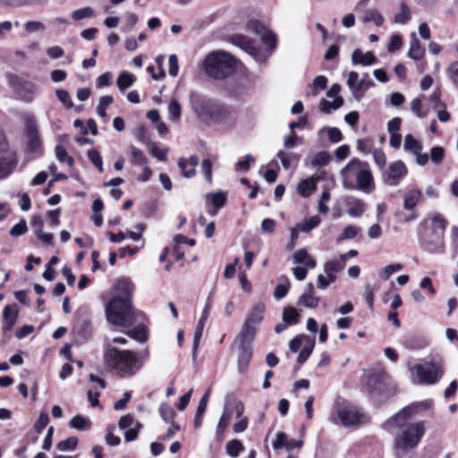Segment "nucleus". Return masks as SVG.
I'll return each mask as SVG.
<instances>
[{
  "mask_svg": "<svg viewBox=\"0 0 458 458\" xmlns=\"http://www.w3.org/2000/svg\"><path fill=\"white\" fill-rule=\"evenodd\" d=\"M428 407L426 402L411 403L382 424V428L394 435L393 448L397 456L414 450L421 442L426 433V422L411 420L421 409Z\"/></svg>",
  "mask_w": 458,
  "mask_h": 458,
  "instance_id": "1",
  "label": "nucleus"
},
{
  "mask_svg": "<svg viewBox=\"0 0 458 458\" xmlns=\"http://www.w3.org/2000/svg\"><path fill=\"white\" fill-rule=\"evenodd\" d=\"M321 177L312 175L310 178L301 180L297 187L298 193L302 197H309L316 190L317 182Z\"/></svg>",
  "mask_w": 458,
  "mask_h": 458,
  "instance_id": "20",
  "label": "nucleus"
},
{
  "mask_svg": "<svg viewBox=\"0 0 458 458\" xmlns=\"http://www.w3.org/2000/svg\"><path fill=\"white\" fill-rule=\"evenodd\" d=\"M315 346V339L313 338H307V343L304 344L302 349L301 350L298 358L297 362L300 365H302L310 356L313 349Z\"/></svg>",
  "mask_w": 458,
  "mask_h": 458,
  "instance_id": "34",
  "label": "nucleus"
},
{
  "mask_svg": "<svg viewBox=\"0 0 458 458\" xmlns=\"http://www.w3.org/2000/svg\"><path fill=\"white\" fill-rule=\"evenodd\" d=\"M320 218L318 216H313L309 219H306L301 225H298L301 231L310 232L320 224Z\"/></svg>",
  "mask_w": 458,
  "mask_h": 458,
  "instance_id": "55",
  "label": "nucleus"
},
{
  "mask_svg": "<svg viewBox=\"0 0 458 458\" xmlns=\"http://www.w3.org/2000/svg\"><path fill=\"white\" fill-rule=\"evenodd\" d=\"M264 313L265 305L263 303H258L252 308L245 322L257 327L262 322L264 318Z\"/></svg>",
  "mask_w": 458,
  "mask_h": 458,
  "instance_id": "26",
  "label": "nucleus"
},
{
  "mask_svg": "<svg viewBox=\"0 0 458 458\" xmlns=\"http://www.w3.org/2000/svg\"><path fill=\"white\" fill-rule=\"evenodd\" d=\"M416 374L421 384L433 385L439 381L443 376L441 364L437 362H427L415 367Z\"/></svg>",
  "mask_w": 458,
  "mask_h": 458,
  "instance_id": "9",
  "label": "nucleus"
},
{
  "mask_svg": "<svg viewBox=\"0 0 458 458\" xmlns=\"http://www.w3.org/2000/svg\"><path fill=\"white\" fill-rule=\"evenodd\" d=\"M136 81V77L134 74L129 72H122L116 81V84L118 89L121 91H124L126 89L131 87Z\"/></svg>",
  "mask_w": 458,
  "mask_h": 458,
  "instance_id": "31",
  "label": "nucleus"
},
{
  "mask_svg": "<svg viewBox=\"0 0 458 458\" xmlns=\"http://www.w3.org/2000/svg\"><path fill=\"white\" fill-rule=\"evenodd\" d=\"M232 413L224 411L216 427V438L222 440L224 438L225 431L229 425Z\"/></svg>",
  "mask_w": 458,
  "mask_h": 458,
  "instance_id": "37",
  "label": "nucleus"
},
{
  "mask_svg": "<svg viewBox=\"0 0 458 458\" xmlns=\"http://www.w3.org/2000/svg\"><path fill=\"white\" fill-rule=\"evenodd\" d=\"M319 297H316L311 293H304L298 300V305L307 308H316L319 303Z\"/></svg>",
  "mask_w": 458,
  "mask_h": 458,
  "instance_id": "43",
  "label": "nucleus"
},
{
  "mask_svg": "<svg viewBox=\"0 0 458 458\" xmlns=\"http://www.w3.org/2000/svg\"><path fill=\"white\" fill-rule=\"evenodd\" d=\"M95 14L93 8L87 6L75 10L72 13V18L74 21H81L83 19L93 17Z\"/></svg>",
  "mask_w": 458,
  "mask_h": 458,
  "instance_id": "49",
  "label": "nucleus"
},
{
  "mask_svg": "<svg viewBox=\"0 0 458 458\" xmlns=\"http://www.w3.org/2000/svg\"><path fill=\"white\" fill-rule=\"evenodd\" d=\"M199 163V158L197 155H192L189 158L180 157L177 162L181 174L185 178H193L196 175Z\"/></svg>",
  "mask_w": 458,
  "mask_h": 458,
  "instance_id": "16",
  "label": "nucleus"
},
{
  "mask_svg": "<svg viewBox=\"0 0 458 458\" xmlns=\"http://www.w3.org/2000/svg\"><path fill=\"white\" fill-rule=\"evenodd\" d=\"M423 194L418 189L409 190L403 197V208L406 210H416L415 207L422 200Z\"/></svg>",
  "mask_w": 458,
  "mask_h": 458,
  "instance_id": "19",
  "label": "nucleus"
},
{
  "mask_svg": "<svg viewBox=\"0 0 458 458\" xmlns=\"http://www.w3.org/2000/svg\"><path fill=\"white\" fill-rule=\"evenodd\" d=\"M56 97L59 99V101L66 107L71 108L72 107L73 104L71 98V96L69 92L65 89H57L55 91Z\"/></svg>",
  "mask_w": 458,
  "mask_h": 458,
  "instance_id": "62",
  "label": "nucleus"
},
{
  "mask_svg": "<svg viewBox=\"0 0 458 458\" xmlns=\"http://www.w3.org/2000/svg\"><path fill=\"white\" fill-rule=\"evenodd\" d=\"M78 442L79 440L76 437H69L66 439L60 441L56 445V448L62 452L73 451L76 449Z\"/></svg>",
  "mask_w": 458,
  "mask_h": 458,
  "instance_id": "46",
  "label": "nucleus"
},
{
  "mask_svg": "<svg viewBox=\"0 0 458 458\" xmlns=\"http://www.w3.org/2000/svg\"><path fill=\"white\" fill-rule=\"evenodd\" d=\"M205 73L215 80H225L236 69L235 58L225 52L208 54L203 63Z\"/></svg>",
  "mask_w": 458,
  "mask_h": 458,
  "instance_id": "7",
  "label": "nucleus"
},
{
  "mask_svg": "<svg viewBox=\"0 0 458 458\" xmlns=\"http://www.w3.org/2000/svg\"><path fill=\"white\" fill-rule=\"evenodd\" d=\"M293 261L297 264H303L309 268H314L317 265L316 260L309 254L304 248L296 250L293 254Z\"/></svg>",
  "mask_w": 458,
  "mask_h": 458,
  "instance_id": "25",
  "label": "nucleus"
},
{
  "mask_svg": "<svg viewBox=\"0 0 458 458\" xmlns=\"http://www.w3.org/2000/svg\"><path fill=\"white\" fill-rule=\"evenodd\" d=\"M256 333L257 327L250 325L247 322H244L237 338L240 340V344H242L246 343H250V344H252Z\"/></svg>",
  "mask_w": 458,
  "mask_h": 458,
  "instance_id": "24",
  "label": "nucleus"
},
{
  "mask_svg": "<svg viewBox=\"0 0 458 458\" xmlns=\"http://www.w3.org/2000/svg\"><path fill=\"white\" fill-rule=\"evenodd\" d=\"M114 102V98L110 95L103 96L99 99V104L98 106L97 111L99 116L106 117V109L109 105Z\"/></svg>",
  "mask_w": 458,
  "mask_h": 458,
  "instance_id": "50",
  "label": "nucleus"
},
{
  "mask_svg": "<svg viewBox=\"0 0 458 458\" xmlns=\"http://www.w3.org/2000/svg\"><path fill=\"white\" fill-rule=\"evenodd\" d=\"M448 221L436 213L430 218L423 219L418 226V238L420 248L429 253H442L445 249V232Z\"/></svg>",
  "mask_w": 458,
  "mask_h": 458,
  "instance_id": "4",
  "label": "nucleus"
},
{
  "mask_svg": "<svg viewBox=\"0 0 458 458\" xmlns=\"http://www.w3.org/2000/svg\"><path fill=\"white\" fill-rule=\"evenodd\" d=\"M159 414L165 422H174L176 412L170 404L163 403L159 407Z\"/></svg>",
  "mask_w": 458,
  "mask_h": 458,
  "instance_id": "39",
  "label": "nucleus"
},
{
  "mask_svg": "<svg viewBox=\"0 0 458 458\" xmlns=\"http://www.w3.org/2000/svg\"><path fill=\"white\" fill-rule=\"evenodd\" d=\"M231 42L234 46L241 47L242 49H243L244 51H246L247 53H249L252 55H257V53L259 51V49L255 44V41L252 38H250L247 36H244L242 34H235V35L232 36Z\"/></svg>",
  "mask_w": 458,
  "mask_h": 458,
  "instance_id": "17",
  "label": "nucleus"
},
{
  "mask_svg": "<svg viewBox=\"0 0 458 458\" xmlns=\"http://www.w3.org/2000/svg\"><path fill=\"white\" fill-rule=\"evenodd\" d=\"M87 156H88L89 159L90 160V162L98 170V172L103 173L104 172L103 160H102V157H101L99 151L97 149H94V148L89 149L87 153Z\"/></svg>",
  "mask_w": 458,
  "mask_h": 458,
  "instance_id": "48",
  "label": "nucleus"
},
{
  "mask_svg": "<svg viewBox=\"0 0 458 458\" xmlns=\"http://www.w3.org/2000/svg\"><path fill=\"white\" fill-rule=\"evenodd\" d=\"M331 156L328 152L320 151L314 155L311 160L312 166H325L329 164Z\"/></svg>",
  "mask_w": 458,
  "mask_h": 458,
  "instance_id": "47",
  "label": "nucleus"
},
{
  "mask_svg": "<svg viewBox=\"0 0 458 458\" xmlns=\"http://www.w3.org/2000/svg\"><path fill=\"white\" fill-rule=\"evenodd\" d=\"M411 20V11L408 5L402 2L400 5V12L394 16V22L405 24Z\"/></svg>",
  "mask_w": 458,
  "mask_h": 458,
  "instance_id": "45",
  "label": "nucleus"
},
{
  "mask_svg": "<svg viewBox=\"0 0 458 458\" xmlns=\"http://www.w3.org/2000/svg\"><path fill=\"white\" fill-rule=\"evenodd\" d=\"M407 167L403 161H394L387 169L384 170L383 181L390 186H396L407 175Z\"/></svg>",
  "mask_w": 458,
  "mask_h": 458,
  "instance_id": "11",
  "label": "nucleus"
},
{
  "mask_svg": "<svg viewBox=\"0 0 458 458\" xmlns=\"http://www.w3.org/2000/svg\"><path fill=\"white\" fill-rule=\"evenodd\" d=\"M430 158L433 163L439 165L445 158V149L442 147H433L430 150Z\"/></svg>",
  "mask_w": 458,
  "mask_h": 458,
  "instance_id": "61",
  "label": "nucleus"
},
{
  "mask_svg": "<svg viewBox=\"0 0 458 458\" xmlns=\"http://www.w3.org/2000/svg\"><path fill=\"white\" fill-rule=\"evenodd\" d=\"M253 356V347L250 343L240 344L239 353L237 358V367L240 373L247 372L250 362Z\"/></svg>",
  "mask_w": 458,
  "mask_h": 458,
  "instance_id": "14",
  "label": "nucleus"
},
{
  "mask_svg": "<svg viewBox=\"0 0 458 458\" xmlns=\"http://www.w3.org/2000/svg\"><path fill=\"white\" fill-rule=\"evenodd\" d=\"M17 165L15 158L8 160L6 157H0V179L8 177Z\"/></svg>",
  "mask_w": 458,
  "mask_h": 458,
  "instance_id": "32",
  "label": "nucleus"
},
{
  "mask_svg": "<svg viewBox=\"0 0 458 458\" xmlns=\"http://www.w3.org/2000/svg\"><path fill=\"white\" fill-rule=\"evenodd\" d=\"M134 284L126 277L117 279L112 287L113 296L106 302L105 312L106 320L114 326L129 327L136 321V312L132 305Z\"/></svg>",
  "mask_w": 458,
  "mask_h": 458,
  "instance_id": "2",
  "label": "nucleus"
},
{
  "mask_svg": "<svg viewBox=\"0 0 458 458\" xmlns=\"http://www.w3.org/2000/svg\"><path fill=\"white\" fill-rule=\"evenodd\" d=\"M49 423V417L47 412L42 411L39 414L38 419L35 422L33 428L36 431L37 434L42 433V431L45 429V428Z\"/></svg>",
  "mask_w": 458,
  "mask_h": 458,
  "instance_id": "56",
  "label": "nucleus"
},
{
  "mask_svg": "<svg viewBox=\"0 0 458 458\" xmlns=\"http://www.w3.org/2000/svg\"><path fill=\"white\" fill-rule=\"evenodd\" d=\"M168 111L170 114V119L172 121H179L181 118V113H182V107L178 100L172 99L169 106Z\"/></svg>",
  "mask_w": 458,
  "mask_h": 458,
  "instance_id": "52",
  "label": "nucleus"
},
{
  "mask_svg": "<svg viewBox=\"0 0 458 458\" xmlns=\"http://www.w3.org/2000/svg\"><path fill=\"white\" fill-rule=\"evenodd\" d=\"M359 233V228L354 225H347L344 231L338 236L337 241L341 242L346 239H352L357 236Z\"/></svg>",
  "mask_w": 458,
  "mask_h": 458,
  "instance_id": "58",
  "label": "nucleus"
},
{
  "mask_svg": "<svg viewBox=\"0 0 458 458\" xmlns=\"http://www.w3.org/2000/svg\"><path fill=\"white\" fill-rule=\"evenodd\" d=\"M300 314L293 306H287L283 312V320L288 325H295L299 322Z\"/></svg>",
  "mask_w": 458,
  "mask_h": 458,
  "instance_id": "40",
  "label": "nucleus"
},
{
  "mask_svg": "<svg viewBox=\"0 0 458 458\" xmlns=\"http://www.w3.org/2000/svg\"><path fill=\"white\" fill-rule=\"evenodd\" d=\"M365 389L370 398L387 400L396 394V386L385 369H370L365 377Z\"/></svg>",
  "mask_w": 458,
  "mask_h": 458,
  "instance_id": "6",
  "label": "nucleus"
},
{
  "mask_svg": "<svg viewBox=\"0 0 458 458\" xmlns=\"http://www.w3.org/2000/svg\"><path fill=\"white\" fill-rule=\"evenodd\" d=\"M226 454L231 457H237L242 451L244 450V445L242 441L238 439L230 440L226 444Z\"/></svg>",
  "mask_w": 458,
  "mask_h": 458,
  "instance_id": "42",
  "label": "nucleus"
},
{
  "mask_svg": "<svg viewBox=\"0 0 458 458\" xmlns=\"http://www.w3.org/2000/svg\"><path fill=\"white\" fill-rule=\"evenodd\" d=\"M74 330L83 339H88L92 334L91 320L87 317L76 315L74 318Z\"/></svg>",
  "mask_w": 458,
  "mask_h": 458,
  "instance_id": "18",
  "label": "nucleus"
},
{
  "mask_svg": "<svg viewBox=\"0 0 458 458\" xmlns=\"http://www.w3.org/2000/svg\"><path fill=\"white\" fill-rule=\"evenodd\" d=\"M254 161L255 158L250 154H248L243 159L239 160L235 164V170L247 172L250 170V163H253Z\"/></svg>",
  "mask_w": 458,
  "mask_h": 458,
  "instance_id": "63",
  "label": "nucleus"
},
{
  "mask_svg": "<svg viewBox=\"0 0 458 458\" xmlns=\"http://www.w3.org/2000/svg\"><path fill=\"white\" fill-rule=\"evenodd\" d=\"M18 315L19 307L16 303L6 305L4 308L2 325V331L4 335L13 330L14 325L16 324Z\"/></svg>",
  "mask_w": 458,
  "mask_h": 458,
  "instance_id": "13",
  "label": "nucleus"
},
{
  "mask_svg": "<svg viewBox=\"0 0 458 458\" xmlns=\"http://www.w3.org/2000/svg\"><path fill=\"white\" fill-rule=\"evenodd\" d=\"M26 135L28 139L27 150L30 153L39 150L42 147V141L35 121L30 120L26 123Z\"/></svg>",
  "mask_w": 458,
  "mask_h": 458,
  "instance_id": "12",
  "label": "nucleus"
},
{
  "mask_svg": "<svg viewBox=\"0 0 458 458\" xmlns=\"http://www.w3.org/2000/svg\"><path fill=\"white\" fill-rule=\"evenodd\" d=\"M190 102L198 118L207 125L236 123V110L232 106L191 91Z\"/></svg>",
  "mask_w": 458,
  "mask_h": 458,
  "instance_id": "3",
  "label": "nucleus"
},
{
  "mask_svg": "<svg viewBox=\"0 0 458 458\" xmlns=\"http://www.w3.org/2000/svg\"><path fill=\"white\" fill-rule=\"evenodd\" d=\"M371 86H374V82L371 80H369L366 81L364 79L359 80L357 85H355L354 89L352 91V95L354 98L358 101H360L363 96L366 90L369 89Z\"/></svg>",
  "mask_w": 458,
  "mask_h": 458,
  "instance_id": "35",
  "label": "nucleus"
},
{
  "mask_svg": "<svg viewBox=\"0 0 458 458\" xmlns=\"http://www.w3.org/2000/svg\"><path fill=\"white\" fill-rule=\"evenodd\" d=\"M446 74L451 81L458 87V61H454L448 66Z\"/></svg>",
  "mask_w": 458,
  "mask_h": 458,
  "instance_id": "64",
  "label": "nucleus"
},
{
  "mask_svg": "<svg viewBox=\"0 0 458 458\" xmlns=\"http://www.w3.org/2000/svg\"><path fill=\"white\" fill-rule=\"evenodd\" d=\"M353 184L354 189L366 193H370L375 189L374 179L369 164L368 166H364L363 171L360 173V176H358L357 181Z\"/></svg>",
  "mask_w": 458,
  "mask_h": 458,
  "instance_id": "15",
  "label": "nucleus"
},
{
  "mask_svg": "<svg viewBox=\"0 0 458 458\" xmlns=\"http://www.w3.org/2000/svg\"><path fill=\"white\" fill-rule=\"evenodd\" d=\"M374 145V140L370 137L359 139L357 140V150L365 155H368L373 152Z\"/></svg>",
  "mask_w": 458,
  "mask_h": 458,
  "instance_id": "44",
  "label": "nucleus"
},
{
  "mask_svg": "<svg viewBox=\"0 0 458 458\" xmlns=\"http://www.w3.org/2000/svg\"><path fill=\"white\" fill-rule=\"evenodd\" d=\"M125 334L139 343L147 342L148 337L147 327L143 324H140L137 327L126 331Z\"/></svg>",
  "mask_w": 458,
  "mask_h": 458,
  "instance_id": "28",
  "label": "nucleus"
},
{
  "mask_svg": "<svg viewBox=\"0 0 458 458\" xmlns=\"http://www.w3.org/2000/svg\"><path fill=\"white\" fill-rule=\"evenodd\" d=\"M131 163L132 165H143L148 163L144 152L137 147L131 146Z\"/></svg>",
  "mask_w": 458,
  "mask_h": 458,
  "instance_id": "41",
  "label": "nucleus"
},
{
  "mask_svg": "<svg viewBox=\"0 0 458 458\" xmlns=\"http://www.w3.org/2000/svg\"><path fill=\"white\" fill-rule=\"evenodd\" d=\"M365 211V203L359 199H352L348 202L347 213L352 217H360Z\"/></svg>",
  "mask_w": 458,
  "mask_h": 458,
  "instance_id": "29",
  "label": "nucleus"
},
{
  "mask_svg": "<svg viewBox=\"0 0 458 458\" xmlns=\"http://www.w3.org/2000/svg\"><path fill=\"white\" fill-rule=\"evenodd\" d=\"M403 46V37L400 34H394L391 36L387 45V50L391 53L399 50Z\"/></svg>",
  "mask_w": 458,
  "mask_h": 458,
  "instance_id": "59",
  "label": "nucleus"
},
{
  "mask_svg": "<svg viewBox=\"0 0 458 458\" xmlns=\"http://www.w3.org/2000/svg\"><path fill=\"white\" fill-rule=\"evenodd\" d=\"M401 269H403V265L391 264L385 267L384 269L379 273V276L383 280H387L394 273L400 271Z\"/></svg>",
  "mask_w": 458,
  "mask_h": 458,
  "instance_id": "60",
  "label": "nucleus"
},
{
  "mask_svg": "<svg viewBox=\"0 0 458 458\" xmlns=\"http://www.w3.org/2000/svg\"><path fill=\"white\" fill-rule=\"evenodd\" d=\"M247 30L252 31L256 35H260V37L267 30L266 26L259 20H250L248 21Z\"/></svg>",
  "mask_w": 458,
  "mask_h": 458,
  "instance_id": "54",
  "label": "nucleus"
},
{
  "mask_svg": "<svg viewBox=\"0 0 458 458\" xmlns=\"http://www.w3.org/2000/svg\"><path fill=\"white\" fill-rule=\"evenodd\" d=\"M262 43L267 47L268 49L272 50L276 47V35L267 30L262 36L260 37Z\"/></svg>",
  "mask_w": 458,
  "mask_h": 458,
  "instance_id": "51",
  "label": "nucleus"
},
{
  "mask_svg": "<svg viewBox=\"0 0 458 458\" xmlns=\"http://www.w3.org/2000/svg\"><path fill=\"white\" fill-rule=\"evenodd\" d=\"M69 426L79 430H85L90 428L91 422L89 419L78 414L70 420Z\"/></svg>",
  "mask_w": 458,
  "mask_h": 458,
  "instance_id": "38",
  "label": "nucleus"
},
{
  "mask_svg": "<svg viewBox=\"0 0 458 458\" xmlns=\"http://www.w3.org/2000/svg\"><path fill=\"white\" fill-rule=\"evenodd\" d=\"M404 149L411 152L412 154H418L421 152L422 145L416 140L411 134H407L404 138Z\"/></svg>",
  "mask_w": 458,
  "mask_h": 458,
  "instance_id": "36",
  "label": "nucleus"
},
{
  "mask_svg": "<svg viewBox=\"0 0 458 458\" xmlns=\"http://www.w3.org/2000/svg\"><path fill=\"white\" fill-rule=\"evenodd\" d=\"M352 61L353 64L368 66L376 64L377 59L373 53L368 52L364 54L360 48H357L352 52Z\"/></svg>",
  "mask_w": 458,
  "mask_h": 458,
  "instance_id": "21",
  "label": "nucleus"
},
{
  "mask_svg": "<svg viewBox=\"0 0 458 458\" xmlns=\"http://www.w3.org/2000/svg\"><path fill=\"white\" fill-rule=\"evenodd\" d=\"M364 166H368V162L361 161L358 157H353L342 169L341 175L345 189L354 190L353 183L357 181L358 176H360V173L363 171Z\"/></svg>",
  "mask_w": 458,
  "mask_h": 458,
  "instance_id": "10",
  "label": "nucleus"
},
{
  "mask_svg": "<svg viewBox=\"0 0 458 458\" xmlns=\"http://www.w3.org/2000/svg\"><path fill=\"white\" fill-rule=\"evenodd\" d=\"M307 338H310L305 335H299L293 337L289 344L290 350L293 352H297L304 345V342L307 343Z\"/></svg>",
  "mask_w": 458,
  "mask_h": 458,
  "instance_id": "53",
  "label": "nucleus"
},
{
  "mask_svg": "<svg viewBox=\"0 0 458 458\" xmlns=\"http://www.w3.org/2000/svg\"><path fill=\"white\" fill-rule=\"evenodd\" d=\"M28 232V226L25 219H21L19 223L14 225L11 230L10 234L13 237H19L25 234Z\"/></svg>",
  "mask_w": 458,
  "mask_h": 458,
  "instance_id": "57",
  "label": "nucleus"
},
{
  "mask_svg": "<svg viewBox=\"0 0 458 458\" xmlns=\"http://www.w3.org/2000/svg\"><path fill=\"white\" fill-rule=\"evenodd\" d=\"M103 359L106 369L121 377H132L142 367L138 352L112 345L105 348Z\"/></svg>",
  "mask_w": 458,
  "mask_h": 458,
  "instance_id": "5",
  "label": "nucleus"
},
{
  "mask_svg": "<svg viewBox=\"0 0 458 458\" xmlns=\"http://www.w3.org/2000/svg\"><path fill=\"white\" fill-rule=\"evenodd\" d=\"M411 38L408 56L413 60H420L425 55V48L417 38L415 32L411 33Z\"/></svg>",
  "mask_w": 458,
  "mask_h": 458,
  "instance_id": "23",
  "label": "nucleus"
},
{
  "mask_svg": "<svg viewBox=\"0 0 458 458\" xmlns=\"http://www.w3.org/2000/svg\"><path fill=\"white\" fill-rule=\"evenodd\" d=\"M335 412L344 427L360 426L369 421V417L360 407L344 399L336 403Z\"/></svg>",
  "mask_w": 458,
  "mask_h": 458,
  "instance_id": "8",
  "label": "nucleus"
},
{
  "mask_svg": "<svg viewBox=\"0 0 458 458\" xmlns=\"http://www.w3.org/2000/svg\"><path fill=\"white\" fill-rule=\"evenodd\" d=\"M364 22H373L376 26L380 27L384 24V16L377 9H367L364 11L362 18Z\"/></svg>",
  "mask_w": 458,
  "mask_h": 458,
  "instance_id": "30",
  "label": "nucleus"
},
{
  "mask_svg": "<svg viewBox=\"0 0 458 458\" xmlns=\"http://www.w3.org/2000/svg\"><path fill=\"white\" fill-rule=\"evenodd\" d=\"M208 396H209V391L208 390L204 394V395L201 397V399L199 403L197 411H196L194 420H193V424L196 428H199L202 424L203 416H204V413L206 411L207 405H208Z\"/></svg>",
  "mask_w": 458,
  "mask_h": 458,
  "instance_id": "27",
  "label": "nucleus"
},
{
  "mask_svg": "<svg viewBox=\"0 0 458 458\" xmlns=\"http://www.w3.org/2000/svg\"><path fill=\"white\" fill-rule=\"evenodd\" d=\"M380 284H374L373 285L366 284L364 288V299L366 302L368 303L369 309L371 311L374 310V302H375V293L379 291Z\"/></svg>",
  "mask_w": 458,
  "mask_h": 458,
  "instance_id": "33",
  "label": "nucleus"
},
{
  "mask_svg": "<svg viewBox=\"0 0 458 458\" xmlns=\"http://www.w3.org/2000/svg\"><path fill=\"white\" fill-rule=\"evenodd\" d=\"M344 267L345 263L344 262V258L341 259L339 257L337 259L329 260L326 262L324 269L327 276L331 279V281H335V274L342 271Z\"/></svg>",
  "mask_w": 458,
  "mask_h": 458,
  "instance_id": "22",
  "label": "nucleus"
}]
</instances>
